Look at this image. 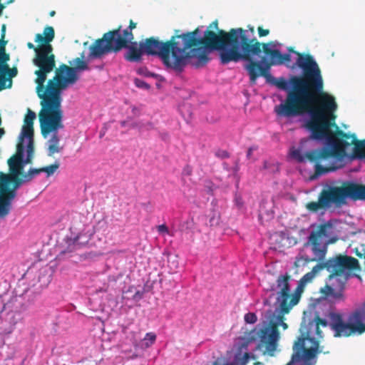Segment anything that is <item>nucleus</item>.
<instances>
[{
    "label": "nucleus",
    "mask_w": 365,
    "mask_h": 365,
    "mask_svg": "<svg viewBox=\"0 0 365 365\" xmlns=\"http://www.w3.org/2000/svg\"><path fill=\"white\" fill-rule=\"evenodd\" d=\"M324 269L331 274L325 287L321 289V292L326 297L335 300L344 299L345 285L350 277H356L360 279L356 274L360 270L358 260L352 257L342 255H336L317 264L310 272L300 279L292 294H289L290 277L287 274H281L277 280L278 289L277 302L280 304L282 310L287 312L297 304L306 284L311 282Z\"/></svg>",
    "instance_id": "2"
},
{
    "label": "nucleus",
    "mask_w": 365,
    "mask_h": 365,
    "mask_svg": "<svg viewBox=\"0 0 365 365\" xmlns=\"http://www.w3.org/2000/svg\"><path fill=\"white\" fill-rule=\"evenodd\" d=\"M281 45L277 41L262 44L271 62V66L263 68V77L267 83L286 92L274 112L278 118L300 117L311 139H323L329 135L327 130L336 119V98L323 91L321 69L313 56L291 48L283 53L279 48Z\"/></svg>",
    "instance_id": "1"
},
{
    "label": "nucleus",
    "mask_w": 365,
    "mask_h": 365,
    "mask_svg": "<svg viewBox=\"0 0 365 365\" xmlns=\"http://www.w3.org/2000/svg\"><path fill=\"white\" fill-rule=\"evenodd\" d=\"M53 14H54V11H52V12L51 13V16H53Z\"/></svg>",
    "instance_id": "45"
},
{
    "label": "nucleus",
    "mask_w": 365,
    "mask_h": 365,
    "mask_svg": "<svg viewBox=\"0 0 365 365\" xmlns=\"http://www.w3.org/2000/svg\"><path fill=\"white\" fill-rule=\"evenodd\" d=\"M136 27V24L133 21H130L129 26L123 30L116 29L113 31H115L116 34L114 36L117 39H119L124 44V47L126 46V43L130 42L133 39V35L132 33V30Z\"/></svg>",
    "instance_id": "21"
},
{
    "label": "nucleus",
    "mask_w": 365,
    "mask_h": 365,
    "mask_svg": "<svg viewBox=\"0 0 365 365\" xmlns=\"http://www.w3.org/2000/svg\"><path fill=\"white\" fill-rule=\"evenodd\" d=\"M337 240L335 228L330 221L313 226L307 242L295 258L296 267H304L310 262L324 261L328 245Z\"/></svg>",
    "instance_id": "9"
},
{
    "label": "nucleus",
    "mask_w": 365,
    "mask_h": 365,
    "mask_svg": "<svg viewBox=\"0 0 365 365\" xmlns=\"http://www.w3.org/2000/svg\"><path fill=\"white\" fill-rule=\"evenodd\" d=\"M324 269L331 274L325 287L321 289V292L326 297L335 300L344 299L345 285L350 277H356L360 279L356 274L360 270L358 260L352 257L342 255H336L317 264L310 272L300 279L292 294H289L290 277L287 274H281L277 280L278 289L277 302L280 304L282 310L287 312L297 304L306 284L311 282Z\"/></svg>",
    "instance_id": "3"
},
{
    "label": "nucleus",
    "mask_w": 365,
    "mask_h": 365,
    "mask_svg": "<svg viewBox=\"0 0 365 365\" xmlns=\"http://www.w3.org/2000/svg\"><path fill=\"white\" fill-rule=\"evenodd\" d=\"M322 324L323 326H326L327 325V322L325 321H321Z\"/></svg>",
    "instance_id": "41"
},
{
    "label": "nucleus",
    "mask_w": 365,
    "mask_h": 365,
    "mask_svg": "<svg viewBox=\"0 0 365 365\" xmlns=\"http://www.w3.org/2000/svg\"><path fill=\"white\" fill-rule=\"evenodd\" d=\"M26 165L27 163L24 165L22 168L19 167L16 175L11 170V168H9L10 175L0 173V218L6 217L9 213L11 208V202L16 197V190L21 185L31 180L34 177L43 173L42 168H30L28 173L19 178L21 170ZM9 167L10 166L9 165Z\"/></svg>",
    "instance_id": "12"
},
{
    "label": "nucleus",
    "mask_w": 365,
    "mask_h": 365,
    "mask_svg": "<svg viewBox=\"0 0 365 365\" xmlns=\"http://www.w3.org/2000/svg\"><path fill=\"white\" fill-rule=\"evenodd\" d=\"M347 199L365 201V185L353 183L346 187L325 185L317 202L307 204V209L312 212L324 213L331 209L340 208L346 204Z\"/></svg>",
    "instance_id": "11"
},
{
    "label": "nucleus",
    "mask_w": 365,
    "mask_h": 365,
    "mask_svg": "<svg viewBox=\"0 0 365 365\" xmlns=\"http://www.w3.org/2000/svg\"><path fill=\"white\" fill-rule=\"evenodd\" d=\"M199 29H201L205 33L214 34L218 40L214 43L204 42L193 47H205L210 45L216 47L209 53V55L212 52L217 51L222 64L230 62H245L244 68L247 72L251 84H255L259 76L263 77L264 73H266L263 68L266 66H271L269 60V62L264 59L258 61H254L255 58L261 56L262 44L254 36L255 30L253 26L249 25L247 29L242 28L231 29L227 32L220 30L219 31L220 35L215 31V30L218 29L217 21L211 23L207 29H205L204 26H199L195 30Z\"/></svg>",
    "instance_id": "5"
},
{
    "label": "nucleus",
    "mask_w": 365,
    "mask_h": 365,
    "mask_svg": "<svg viewBox=\"0 0 365 365\" xmlns=\"http://www.w3.org/2000/svg\"><path fill=\"white\" fill-rule=\"evenodd\" d=\"M123 48H126L124 57L127 61L130 62H139L141 61L144 51L141 47H138L137 42L131 41L129 43H126V46Z\"/></svg>",
    "instance_id": "20"
},
{
    "label": "nucleus",
    "mask_w": 365,
    "mask_h": 365,
    "mask_svg": "<svg viewBox=\"0 0 365 365\" xmlns=\"http://www.w3.org/2000/svg\"><path fill=\"white\" fill-rule=\"evenodd\" d=\"M315 140L324 142L321 149H310L311 139L303 138L298 146L289 148L288 154L290 159L297 163H314L315 173L312 179L339 169L352 160L365 161V140L356 141L354 146L344 140H336L329 135Z\"/></svg>",
    "instance_id": "6"
},
{
    "label": "nucleus",
    "mask_w": 365,
    "mask_h": 365,
    "mask_svg": "<svg viewBox=\"0 0 365 365\" xmlns=\"http://www.w3.org/2000/svg\"><path fill=\"white\" fill-rule=\"evenodd\" d=\"M211 215H209L210 220V225L215 226L219 224L220 222V213L216 210H212L211 212Z\"/></svg>",
    "instance_id": "24"
},
{
    "label": "nucleus",
    "mask_w": 365,
    "mask_h": 365,
    "mask_svg": "<svg viewBox=\"0 0 365 365\" xmlns=\"http://www.w3.org/2000/svg\"><path fill=\"white\" fill-rule=\"evenodd\" d=\"M120 124H121L122 127H125L126 125V122L125 121H121Z\"/></svg>",
    "instance_id": "40"
},
{
    "label": "nucleus",
    "mask_w": 365,
    "mask_h": 365,
    "mask_svg": "<svg viewBox=\"0 0 365 365\" xmlns=\"http://www.w3.org/2000/svg\"><path fill=\"white\" fill-rule=\"evenodd\" d=\"M55 37L54 29L47 26L42 34L35 36V42L38 43L36 56L34 58V64L38 68L35 71L37 78L35 83H45L47 74L51 73L56 66L55 56L53 53V47L50 43Z\"/></svg>",
    "instance_id": "13"
},
{
    "label": "nucleus",
    "mask_w": 365,
    "mask_h": 365,
    "mask_svg": "<svg viewBox=\"0 0 365 365\" xmlns=\"http://www.w3.org/2000/svg\"><path fill=\"white\" fill-rule=\"evenodd\" d=\"M115 31L106 33L103 38L96 40L90 47L88 58L89 59L100 58L110 53H118L123 49L124 44L114 36Z\"/></svg>",
    "instance_id": "16"
},
{
    "label": "nucleus",
    "mask_w": 365,
    "mask_h": 365,
    "mask_svg": "<svg viewBox=\"0 0 365 365\" xmlns=\"http://www.w3.org/2000/svg\"><path fill=\"white\" fill-rule=\"evenodd\" d=\"M244 319L247 324H253L257 322V317L253 312H248L245 315Z\"/></svg>",
    "instance_id": "25"
},
{
    "label": "nucleus",
    "mask_w": 365,
    "mask_h": 365,
    "mask_svg": "<svg viewBox=\"0 0 365 365\" xmlns=\"http://www.w3.org/2000/svg\"><path fill=\"white\" fill-rule=\"evenodd\" d=\"M156 339V335L152 332L147 333L143 339V345L145 348L151 346Z\"/></svg>",
    "instance_id": "23"
},
{
    "label": "nucleus",
    "mask_w": 365,
    "mask_h": 365,
    "mask_svg": "<svg viewBox=\"0 0 365 365\" xmlns=\"http://www.w3.org/2000/svg\"><path fill=\"white\" fill-rule=\"evenodd\" d=\"M262 205H260L259 217H262Z\"/></svg>",
    "instance_id": "39"
},
{
    "label": "nucleus",
    "mask_w": 365,
    "mask_h": 365,
    "mask_svg": "<svg viewBox=\"0 0 365 365\" xmlns=\"http://www.w3.org/2000/svg\"><path fill=\"white\" fill-rule=\"evenodd\" d=\"M215 155L217 157L222 158V159L228 158L230 157L229 153L224 150H217L216 152Z\"/></svg>",
    "instance_id": "29"
},
{
    "label": "nucleus",
    "mask_w": 365,
    "mask_h": 365,
    "mask_svg": "<svg viewBox=\"0 0 365 365\" xmlns=\"http://www.w3.org/2000/svg\"><path fill=\"white\" fill-rule=\"evenodd\" d=\"M103 135H104V133H100V138H102L103 136Z\"/></svg>",
    "instance_id": "42"
},
{
    "label": "nucleus",
    "mask_w": 365,
    "mask_h": 365,
    "mask_svg": "<svg viewBox=\"0 0 365 365\" xmlns=\"http://www.w3.org/2000/svg\"><path fill=\"white\" fill-rule=\"evenodd\" d=\"M6 41L4 38L0 39V91L11 88L12 85L11 78L16 76L17 69L10 68L8 65L9 55L5 52Z\"/></svg>",
    "instance_id": "17"
},
{
    "label": "nucleus",
    "mask_w": 365,
    "mask_h": 365,
    "mask_svg": "<svg viewBox=\"0 0 365 365\" xmlns=\"http://www.w3.org/2000/svg\"><path fill=\"white\" fill-rule=\"evenodd\" d=\"M135 85L136 87L139 88H142L144 90L150 89V86L148 83H147L145 81L139 78H135L134 81Z\"/></svg>",
    "instance_id": "27"
},
{
    "label": "nucleus",
    "mask_w": 365,
    "mask_h": 365,
    "mask_svg": "<svg viewBox=\"0 0 365 365\" xmlns=\"http://www.w3.org/2000/svg\"><path fill=\"white\" fill-rule=\"evenodd\" d=\"M27 46L30 49H34V51H35V54H36V51H37V48H38V45L37 46H35L31 42H29L27 43ZM36 56V55H35V57Z\"/></svg>",
    "instance_id": "32"
},
{
    "label": "nucleus",
    "mask_w": 365,
    "mask_h": 365,
    "mask_svg": "<svg viewBox=\"0 0 365 365\" xmlns=\"http://www.w3.org/2000/svg\"><path fill=\"white\" fill-rule=\"evenodd\" d=\"M218 40L212 33H205L201 29L175 36L167 42L154 38L142 40L139 46L144 54L158 56L163 64L175 72L181 73L190 61L195 67L205 66L210 61L209 53L216 48L213 46L196 47L204 42L214 43Z\"/></svg>",
    "instance_id": "4"
},
{
    "label": "nucleus",
    "mask_w": 365,
    "mask_h": 365,
    "mask_svg": "<svg viewBox=\"0 0 365 365\" xmlns=\"http://www.w3.org/2000/svg\"><path fill=\"white\" fill-rule=\"evenodd\" d=\"M279 310L276 309L274 311H267L264 314V318L268 319V322H269L272 326L274 327V329H277L279 326H282L284 329H287L288 327L287 324L284 322L283 314L287 313L289 309L287 312H285L282 310L279 304Z\"/></svg>",
    "instance_id": "19"
},
{
    "label": "nucleus",
    "mask_w": 365,
    "mask_h": 365,
    "mask_svg": "<svg viewBox=\"0 0 365 365\" xmlns=\"http://www.w3.org/2000/svg\"><path fill=\"white\" fill-rule=\"evenodd\" d=\"M82 217V216L78 214V213H76L73 215L72 218L73 220H80L81 218Z\"/></svg>",
    "instance_id": "36"
},
{
    "label": "nucleus",
    "mask_w": 365,
    "mask_h": 365,
    "mask_svg": "<svg viewBox=\"0 0 365 365\" xmlns=\"http://www.w3.org/2000/svg\"><path fill=\"white\" fill-rule=\"evenodd\" d=\"M41 110L39 113V120L43 137L47 139L46 143L48 156L59 153L63 150L60 143L58 132L64 128L63 123V113L61 103L58 99L39 97Z\"/></svg>",
    "instance_id": "8"
},
{
    "label": "nucleus",
    "mask_w": 365,
    "mask_h": 365,
    "mask_svg": "<svg viewBox=\"0 0 365 365\" xmlns=\"http://www.w3.org/2000/svg\"><path fill=\"white\" fill-rule=\"evenodd\" d=\"M256 149H257V147H255V146H252L248 148L247 152V158H250L251 157L252 152L254 150H255Z\"/></svg>",
    "instance_id": "31"
},
{
    "label": "nucleus",
    "mask_w": 365,
    "mask_h": 365,
    "mask_svg": "<svg viewBox=\"0 0 365 365\" xmlns=\"http://www.w3.org/2000/svg\"><path fill=\"white\" fill-rule=\"evenodd\" d=\"M1 31V38H4L5 33H6V26L4 24L2 25Z\"/></svg>",
    "instance_id": "35"
},
{
    "label": "nucleus",
    "mask_w": 365,
    "mask_h": 365,
    "mask_svg": "<svg viewBox=\"0 0 365 365\" xmlns=\"http://www.w3.org/2000/svg\"><path fill=\"white\" fill-rule=\"evenodd\" d=\"M81 223L80 222H72L70 227L71 236L68 240V244L69 246L73 245L74 247H80L86 245L89 242L92 235L91 232L79 231L81 230L80 226Z\"/></svg>",
    "instance_id": "18"
},
{
    "label": "nucleus",
    "mask_w": 365,
    "mask_h": 365,
    "mask_svg": "<svg viewBox=\"0 0 365 365\" xmlns=\"http://www.w3.org/2000/svg\"><path fill=\"white\" fill-rule=\"evenodd\" d=\"M5 131L3 128H0V139L2 138V136L4 135Z\"/></svg>",
    "instance_id": "38"
},
{
    "label": "nucleus",
    "mask_w": 365,
    "mask_h": 365,
    "mask_svg": "<svg viewBox=\"0 0 365 365\" xmlns=\"http://www.w3.org/2000/svg\"><path fill=\"white\" fill-rule=\"evenodd\" d=\"M258 34L260 37L266 36L269 34L268 29H264L262 27H258Z\"/></svg>",
    "instance_id": "30"
},
{
    "label": "nucleus",
    "mask_w": 365,
    "mask_h": 365,
    "mask_svg": "<svg viewBox=\"0 0 365 365\" xmlns=\"http://www.w3.org/2000/svg\"><path fill=\"white\" fill-rule=\"evenodd\" d=\"M157 230L160 235H168L170 236H173V234L170 232L168 227L165 224L158 225L157 227Z\"/></svg>",
    "instance_id": "28"
},
{
    "label": "nucleus",
    "mask_w": 365,
    "mask_h": 365,
    "mask_svg": "<svg viewBox=\"0 0 365 365\" xmlns=\"http://www.w3.org/2000/svg\"><path fill=\"white\" fill-rule=\"evenodd\" d=\"M307 312H304L300 327L301 336L293 346V354L287 365H315L317 355L322 351L319 349V339L322 337L319 327V318L307 322Z\"/></svg>",
    "instance_id": "7"
},
{
    "label": "nucleus",
    "mask_w": 365,
    "mask_h": 365,
    "mask_svg": "<svg viewBox=\"0 0 365 365\" xmlns=\"http://www.w3.org/2000/svg\"><path fill=\"white\" fill-rule=\"evenodd\" d=\"M81 58H76L68 61L71 67L63 64L56 71L55 76L50 79L46 88L44 83H36V91L38 97H46L51 99H58L62 102V93L68 87L73 85L79 79V73L89 70L88 61L83 60L84 53Z\"/></svg>",
    "instance_id": "10"
},
{
    "label": "nucleus",
    "mask_w": 365,
    "mask_h": 365,
    "mask_svg": "<svg viewBox=\"0 0 365 365\" xmlns=\"http://www.w3.org/2000/svg\"><path fill=\"white\" fill-rule=\"evenodd\" d=\"M269 165H270V163L267 161H264V165H263V168L267 170V169H269Z\"/></svg>",
    "instance_id": "37"
},
{
    "label": "nucleus",
    "mask_w": 365,
    "mask_h": 365,
    "mask_svg": "<svg viewBox=\"0 0 365 365\" xmlns=\"http://www.w3.org/2000/svg\"><path fill=\"white\" fill-rule=\"evenodd\" d=\"M60 164L58 162H55L53 164L48 166L43 167L42 171L46 173V178L52 176L59 168Z\"/></svg>",
    "instance_id": "22"
},
{
    "label": "nucleus",
    "mask_w": 365,
    "mask_h": 365,
    "mask_svg": "<svg viewBox=\"0 0 365 365\" xmlns=\"http://www.w3.org/2000/svg\"><path fill=\"white\" fill-rule=\"evenodd\" d=\"M140 356L138 354H137V353H133V354H131V355H130V356H127V358H128V359H131V360H133V359H137V358H138V357H140Z\"/></svg>",
    "instance_id": "34"
},
{
    "label": "nucleus",
    "mask_w": 365,
    "mask_h": 365,
    "mask_svg": "<svg viewBox=\"0 0 365 365\" xmlns=\"http://www.w3.org/2000/svg\"><path fill=\"white\" fill-rule=\"evenodd\" d=\"M234 202H235V205L237 207V208L238 210H245L244 202L242 199V197L240 195H238L237 193H236L235 195Z\"/></svg>",
    "instance_id": "26"
},
{
    "label": "nucleus",
    "mask_w": 365,
    "mask_h": 365,
    "mask_svg": "<svg viewBox=\"0 0 365 365\" xmlns=\"http://www.w3.org/2000/svg\"><path fill=\"white\" fill-rule=\"evenodd\" d=\"M36 113L30 109L24 118L16 145V153L8 160L11 170L18 174L19 167L31 161L34 153V120Z\"/></svg>",
    "instance_id": "14"
},
{
    "label": "nucleus",
    "mask_w": 365,
    "mask_h": 365,
    "mask_svg": "<svg viewBox=\"0 0 365 365\" xmlns=\"http://www.w3.org/2000/svg\"><path fill=\"white\" fill-rule=\"evenodd\" d=\"M267 215L271 217L272 216V213L271 212L269 213V212H267Z\"/></svg>",
    "instance_id": "44"
},
{
    "label": "nucleus",
    "mask_w": 365,
    "mask_h": 365,
    "mask_svg": "<svg viewBox=\"0 0 365 365\" xmlns=\"http://www.w3.org/2000/svg\"><path fill=\"white\" fill-rule=\"evenodd\" d=\"M13 0H7V3H12Z\"/></svg>",
    "instance_id": "43"
},
{
    "label": "nucleus",
    "mask_w": 365,
    "mask_h": 365,
    "mask_svg": "<svg viewBox=\"0 0 365 365\" xmlns=\"http://www.w3.org/2000/svg\"><path fill=\"white\" fill-rule=\"evenodd\" d=\"M329 326L334 337L360 335L365 331V302L344 320L342 314L330 312Z\"/></svg>",
    "instance_id": "15"
},
{
    "label": "nucleus",
    "mask_w": 365,
    "mask_h": 365,
    "mask_svg": "<svg viewBox=\"0 0 365 365\" xmlns=\"http://www.w3.org/2000/svg\"><path fill=\"white\" fill-rule=\"evenodd\" d=\"M131 342L135 349H137V348L138 347V339H136L135 336H133V337L132 338Z\"/></svg>",
    "instance_id": "33"
}]
</instances>
